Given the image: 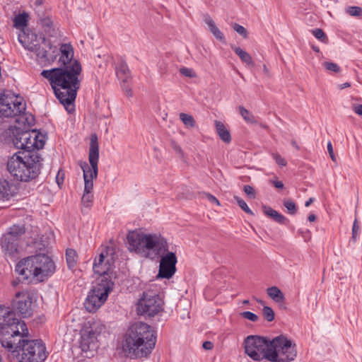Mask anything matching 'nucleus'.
<instances>
[{"mask_svg":"<svg viewBox=\"0 0 362 362\" xmlns=\"http://www.w3.org/2000/svg\"><path fill=\"white\" fill-rule=\"evenodd\" d=\"M82 67L78 60L68 63L66 66L43 70L41 75L48 79L57 98L64 106L69 113L74 111V103L80 88L78 77Z\"/></svg>","mask_w":362,"mask_h":362,"instance_id":"1","label":"nucleus"},{"mask_svg":"<svg viewBox=\"0 0 362 362\" xmlns=\"http://www.w3.org/2000/svg\"><path fill=\"white\" fill-rule=\"evenodd\" d=\"M245 352L252 359L266 358L272 362H290L296 356V344L284 335L270 340L257 336H247L244 341Z\"/></svg>","mask_w":362,"mask_h":362,"instance_id":"2","label":"nucleus"},{"mask_svg":"<svg viewBox=\"0 0 362 362\" xmlns=\"http://www.w3.org/2000/svg\"><path fill=\"white\" fill-rule=\"evenodd\" d=\"M11 332V336L1 339V346L13 357H18L22 352L18 362H42L47 358L46 347L42 340L25 339L28 333H23L20 328Z\"/></svg>","mask_w":362,"mask_h":362,"instance_id":"3","label":"nucleus"},{"mask_svg":"<svg viewBox=\"0 0 362 362\" xmlns=\"http://www.w3.org/2000/svg\"><path fill=\"white\" fill-rule=\"evenodd\" d=\"M156 343V333L151 326L144 322H137L128 329L123 349L131 358H140L149 355Z\"/></svg>","mask_w":362,"mask_h":362,"instance_id":"4","label":"nucleus"},{"mask_svg":"<svg viewBox=\"0 0 362 362\" xmlns=\"http://www.w3.org/2000/svg\"><path fill=\"white\" fill-rule=\"evenodd\" d=\"M43 158L36 151H18L7 162V169L18 181L29 182L40 174Z\"/></svg>","mask_w":362,"mask_h":362,"instance_id":"5","label":"nucleus"},{"mask_svg":"<svg viewBox=\"0 0 362 362\" xmlns=\"http://www.w3.org/2000/svg\"><path fill=\"white\" fill-rule=\"evenodd\" d=\"M55 271L52 259L45 254H39L28 257L21 260L16 266L15 272L22 275L23 279L36 278L39 281H43Z\"/></svg>","mask_w":362,"mask_h":362,"instance_id":"6","label":"nucleus"},{"mask_svg":"<svg viewBox=\"0 0 362 362\" xmlns=\"http://www.w3.org/2000/svg\"><path fill=\"white\" fill-rule=\"evenodd\" d=\"M129 250L138 253L148 250L147 256L153 259L168 251L167 241L155 235L144 234L136 231H130L127 237Z\"/></svg>","mask_w":362,"mask_h":362,"instance_id":"7","label":"nucleus"},{"mask_svg":"<svg viewBox=\"0 0 362 362\" xmlns=\"http://www.w3.org/2000/svg\"><path fill=\"white\" fill-rule=\"evenodd\" d=\"M99 145L96 134L90 136V143L88 152V160L90 167L86 161H80L79 165L83 172L85 182L84 192H91L93 189V180L96 179L98 173Z\"/></svg>","mask_w":362,"mask_h":362,"instance_id":"8","label":"nucleus"},{"mask_svg":"<svg viewBox=\"0 0 362 362\" xmlns=\"http://www.w3.org/2000/svg\"><path fill=\"white\" fill-rule=\"evenodd\" d=\"M18 38L20 43L25 49L35 52L41 62H45L46 57H47V49H52L49 40L43 35H40L38 38L34 33L25 32L24 30H21Z\"/></svg>","mask_w":362,"mask_h":362,"instance_id":"9","label":"nucleus"},{"mask_svg":"<svg viewBox=\"0 0 362 362\" xmlns=\"http://www.w3.org/2000/svg\"><path fill=\"white\" fill-rule=\"evenodd\" d=\"M114 263V248L106 246L98 257L95 259L93 269L95 274L101 276V280L114 281L117 279L116 272L113 271Z\"/></svg>","mask_w":362,"mask_h":362,"instance_id":"10","label":"nucleus"},{"mask_svg":"<svg viewBox=\"0 0 362 362\" xmlns=\"http://www.w3.org/2000/svg\"><path fill=\"white\" fill-rule=\"evenodd\" d=\"M115 282L100 280L93 286L88 294L84 302V307L89 313H95L107 300V298L114 287Z\"/></svg>","mask_w":362,"mask_h":362,"instance_id":"11","label":"nucleus"},{"mask_svg":"<svg viewBox=\"0 0 362 362\" xmlns=\"http://www.w3.org/2000/svg\"><path fill=\"white\" fill-rule=\"evenodd\" d=\"M164 302L158 292L148 290L143 293L137 304L138 313L154 317L163 311Z\"/></svg>","mask_w":362,"mask_h":362,"instance_id":"12","label":"nucleus"},{"mask_svg":"<svg viewBox=\"0 0 362 362\" xmlns=\"http://www.w3.org/2000/svg\"><path fill=\"white\" fill-rule=\"evenodd\" d=\"M16 314L10 309L3 305H0V330L1 331V337L0 341L5 337H8L12 334V331L18 329L23 331V333L28 334V328L26 324L17 319Z\"/></svg>","mask_w":362,"mask_h":362,"instance_id":"13","label":"nucleus"},{"mask_svg":"<svg viewBox=\"0 0 362 362\" xmlns=\"http://www.w3.org/2000/svg\"><path fill=\"white\" fill-rule=\"evenodd\" d=\"M25 104L23 98L11 93L0 95V115L5 117H12L24 113Z\"/></svg>","mask_w":362,"mask_h":362,"instance_id":"14","label":"nucleus"},{"mask_svg":"<svg viewBox=\"0 0 362 362\" xmlns=\"http://www.w3.org/2000/svg\"><path fill=\"white\" fill-rule=\"evenodd\" d=\"M10 136H12L13 145L23 151H33V129H23L18 127H10Z\"/></svg>","mask_w":362,"mask_h":362,"instance_id":"15","label":"nucleus"},{"mask_svg":"<svg viewBox=\"0 0 362 362\" xmlns=\"http://www.w3.org/2000/svg\"><path fill=\"white\" fill-rule=\"evenodd\" d=\"M97 335L91 327L83 328L81 331L79 346L88 358L93 356V351H96L99 346Z\"/></svg>","mask_w":362,"mask_h":362,"instance_id":"16","label":"nucleus"},{"mask_svg":"<svg viewBox=\"0 0 362 362\" xmlns=\"http://www.w3.org/2000/svg\"><path fill=\"white\" fill-rule=\"evenodd\" d=\"M160 257L157 279H170L176 272L177 257L173 252H165Z\"/></svg>","mask_w":362,"mask_h":362,"instance_id":"17","label":"nucleus"},{"mask_svg":"<svg viewBox=\"0 0 362 362\" xmlns=\"http://www.w3.org/2000/svg\"><path fill=\"white\" fill-rule=\"evenodd\" d=\"M33 294L28 292H17L16 303L14 308L23 317H29L33 315Z\"/></svg>","mask_w":362,"mask_h":362,"instance_id":"18","label":"nucleus"},{"mask_svg":"<svg viewBox=\"0 0 362 362\" xmlns=\"http://www.w3.org/2000/svg\"><path fill=\"white\" fill-rule=\"evenodd\" d=\"M59 53L61 56L59 61L63 66H66L68 63H74V48L70 44H62Z\"/></svg>","mask_w":362,"mask_h":362,"instance_id":"19","label":"nucleus"},{"mask_svg":"<svg viewBox=\"0 0 362 362\" xmlns=\"http://www.w3.org/2000/svg\"><path fill=\"white\" fill-rule=\"evenodd\" d=\"M1 245L6 252L11 255L17 252L18 241L14 238H11L10 235L5 234L1 238Z\"/></svg>","mask_w":362,"mask_h":362,"instance_id":"20","label":"nucleus"},{"mask_svg":"<svg viewBox=\"0 0 362 362\" xmlns=\"http://www.w3.org/2000/svg\"><path fill=\"white\" fill-rule=\"evenodd\" d=\"M204 23L208 25L209 31L214 36L220 41H224L225 37L223 33L216 25L215 22L212 18L209 15H205L204 18Z\"/></svg>","mask_w":362,"mask_h":362,"instance_id":"21","label":"nucleus"},{"mask_svg":"<svg viewBox=\"0 0 362 362\" xmlns=\"http://www.w3.org/2000/svg\"><path fill=\"white\" fill-rule=\"evenodd\" d=\"M263 211L266 216L272 218L275 222L278 223L286 224L288 221V219L284 215L281 214L270 206H264Z\"/></svg>","mask_w":362,"mask_h":362,"instance_id":"22","label":"nucleus"},{"mask_svg":"<svg viewBox=\"0 0 362 362\" xmlns=\"http://www.w3.org/2000/svg\"><path fill=\"white\" fill-rule=\"evenodd\" d=\"M215 127L216 133L220 139L226 144L230 143L231 141V136L224 124L220 121L216 120Z\"/></svg>","mask_w":362,"mask_h":362,"instance_id":"23","label":"nucleus"},{"mask_svg":"<svg viewBox=\"0 0 362 362\" xmlns=\"http://www.w3.org/2000/svg\"><path fill=\"white\" fill-rule=\"evenodd\" d=\"M232 49L240 57L241 61L249 66H254L255 64L252 57L239 47L232 46Z\"/></svg>","mask_w":362,"mask_h":362,"instance_id":"24","label":"nucleus"},{"mask_svg":"<svg viewBox=\"0 0 362 362\" xmlns=\"http://www.w3.org/2000/svg\"><path fill=\"white\" fill-rule=\"evenodd\" d=\"M267 293L276 303H283L284 301V293L276 286L268 288L267 289Z\"/></svg>","mask_w":362,"mask_h":362,"instance_id":"25","label":"nucleus"},{"mask_svg":"<svg viewBox=\"0 0 362 362\" xmlns=\"http://www.w3.org/2000/svg\"><path fill=\"white\" fill-rule=\"evenodd\" d=\"M33 151H36L37 152L38 150L42 149L44 147L45 144V136L40 134V132H37L35 129H33Z\"/></svg>","mask_w":362,"mask_h":362,"instance_id":"26","label":"nucleus"},{"mask_svg":"<svg viewBox=\"0 0 362 362\" xmlns=\"http://www.w3.org/2000/svg\"><path fill=\"white\" fill-rule=\"evenodd\" d=\"M25 233V228L23 225H14L10 228V230L6 233V235H10L11 238H14V239L18 241L20 237L23 235Z\"/></svg>","mask_w":362,"mask_h":362,"instance_id":"27","label":"nucleus"},{"mask_svg":"<svg viewBox=\"0 0 362 362\" xmlns=\"http://www.w3.org/2000/svg\"><path fill=\"white\" fill-rule=\"evenodd\" d=\"M11 197V188L6 180L0 182V200H8Z\"/></svg>","mask_w":362,"mask_h":362,"instance_id":"28","label":"nucleus"},{"mask_svg":"<svg viewBox=\"0 0 362 362\" xmlns=\"http://www.w3.org/2000/svg\"><path fill=\"white\" fill-rule=\"evenodd\" d=\"M77 254L76 250L73 249H67L66 250V259L67 266L69 269H73L76 264Z\"/></svg>","mask_w":362,"mask_h":362,"instance_id":"29","label":"nucleus"},{"mask_svg":"<svg viewBox=\"0 0 362 362\" xmlns=\"http://www.w3.org/2000/svg\"><path fill=\"white\" fill-rule=\"evenodd\" d=\"M28 15L25 13L18 14L13 19V24L16 28H23L27 25Z\"/></svg>","mask_w":362,"mask_h":362,"instance_id":"30","label":"nucleus"},{"mask_svg":"<svg viewBox=\"0 0 362 362\" xmlns=\"http://www.w3.org/2000/svg\"><path fill=\"white\" fill-rule=\"evenodd\" d=\"M20 118L16 119V122H18L19 120H22V122L24 123V129H30V128L34 125L35 118L33 115L26 116V115H19Z\"/></svg>","mask_w":362,"mask_h":362,"instance_id":"31","label":"nucleus"},{"mask_svg":"<svg viewBox=\"0 0 362 362\" xmlns=\"http://www.w3.org/2000/svg\"><path fill=\"white\" fill-rule=\"evenodd\" d=\"M182 124L187 129L197 127L196 121L194 117L189 115L182 113Z\"/></svg>","mask_w":362,"mask_h":362,"instance_id":"32","label":"nucleus"},{"mask_svg":"<svg viewBox=\"0 0 362 362\" xmlns=\"http://www.w3.org/2000/svg\"><path fill=\"white\" fill-rule=\"evenodd\" d=\"M240 114L243 117V119L249 123H255L256 122V120L255 119V117L252 115L251 112H250L247 109H245L244 107H240Z\"/></svg>","mask_w":362,"mask_h":362,"instance_id":"33","label":"nucleus"},{"mask_svg":"<svg viewBox=\"0 0 362 362\" xmlns=\"http://www.w3.org/2000/svg\"><path fill=\"white\" fill-rule=\"evenodd\" d=\"M59 54V50L57 49V47L52 46V49L47 52V57H46L45 63L51 64L54 62Z\"/></svg>","mask_w":362,"mask_h":362,"instance_id":"34","label":"nucleus"},{"mask_svg":"<svg viewBox=\"0 0 362 362\" xmlns=\"http://www.w3.org/2000/svg\"><path fill=\"white\" fill-rule=\"evenodd\" d=\"M360 231H361V227H360L358 221L356 218L353 223L352 235L351 238V241H353L354 243L356 242V240L359 236Z\"/></svg>","mask_w":362,"mask_h":362,"instance_id":"35","label":"nucleus"},{"mask_svg":"<svg viewBox=\"0 0 362 362\" xmlns=\"http://www.w3.org/2000/svg\"><path fill=\"white\" fill-rule=\"evenodd\" d=\"M284 206L286 208L289 214L294 215L296 214V212H297L296 204L291 199L284 200Z\"/></svg>","mask_w":362,"mask_h":362,"instance_id":"36","label":"nucleus"},{"mask_svg":"<svg viewBox=\"0 0 362 362\" xmlns=\"http://www.w3.org/2000/svg\"><path fill=\"white\" fill-rule=\"evenodd\" d=\"M234 199L243 211H244L247 214L254 215L252 211L249 208L247 203L243 199L239 197H235Z\"/></svg>","mask_w":362,"mask_h":362,"instance_id":"37","label":"nucleus"},{"mask_svg":"<svg viewBox=\"0 0 362 362\" xmlns=\"http://www.w3.org/2000/svg\"><path fill=\"white\" fill-rule=\"evenodd\" d=\"M262 315L268 322H272L274 320V312L272 308L269 306H264Z\"/></svg>","mask_w":362,"mask_h":362,"instance_id":"38","label":"nucleus"},{"mask_svg":"<svg viewBox=\"0 0 362 362\" xmlns=\"http://www.w3.org/2000/svg\"><path fill=\"white\" fill-rule=\"evenodd\" d=\"M93 200V194L91 192H83V197L81 198V203L86 207H89Z\"/></svg>","mask_w":362,"mask_h":362,"instance_id":"39","label":"nucleus"},{"mask_svg":"<svg viewBox=\"0 0 362 362\" xmlns=\"http://www.w3.org/2000/svg\"><path fill=\"white\" fill-rule=\"evenodd\" d=\"M346 12L351 16H362V8L359 6H349L346 9Z\"/></svg>","mask_w":362,"mask_h":362,"instance_id":"40","label":"nucleus"},{"mask_svg":"<svg viewBox=\"0 0 362 362\" xmlns=\"http://www.w3.org/2000/svg\"><path fill=\"white\" fill-rule=\"evenodd\" d=\"M313 35L321 42H325L327 41V37L325 32L320 28H315L312 30Z\"/></svg>","mask_w":362,"mask_h":362,"instance_id":"41","label":"nucleus"},{"mask_svg":"<svg viewBox=\"0 0 362 362\" xmlns=\"http://www.w3.org/2000/svg\"><path fill=\"white\" fill-rule=\"evenodd\" d=\"M233 29L240 35L243 38L246 39L248 37V33L247 30L242 25L238 23H233L232 25Z\"/></svg>","mask_w":362,"mask_h":362,"instance_id":"42","label":"nucleus"},{"mask_svg":"<svg viewBox=\"0 0 362 362\" xmlns=\"http://www.w3.org/2000/svg\"><path fill=\"white\" fill-rule=\"evenodd\" d=\"M323 66L327 71L334 73H339L341 70L339 66L334 62H325L323 63Z\"/></svg>","mask_w":362,"mask_h":362,"instance_id":"43","label":"nucleus"},{"mask_svg":"<svg viewBox=\"0 0 362 362\" xmlns=\"http://www.w3.org/2000/svg\"><path fill=\"white\" fill-rule=\"evenodd\" d=\"M129 74V69L127 64H126V62H122L120 63L119 70L117 71V74H119V75L123 74L124 76H126V78L123 79L124 83L127 82V77Z\"/></svg>","mask_w":362,"mask_h":362,"instance_id":"44","label":"nucleus"},{"mask_svg":"<svg viewBox=\"0 0 362 362\" xmlns=\"http://www.w3.org/2000/svg\"><path fill=\"white\" fill-rule=\"evenodd\" d=\"M240 315L243 317H244L248 320H250L252 322H257L259 319V317L256 314H255L250 311L243 312L240 313Z\"/></svg>","mask_w":362,"mask_h":362,"instance_id":"45","label":"nucleus"},{"mask_svg":"<svg viewBox=\"0 0 362 362\" xmlns=\"http://www.w3.org/2000/svg\"><path fill=\"white\" fill-rule=\"evenodd\" d=\"M182 76L191 78H195L197 77V75L194 69L187 67H182Z\"/></svg>","mask_w":362,"mask_h":362,"instance_id":"46","label":"nucleus"},{"mask_svg":"<svg viewBox=\"0 0 362 362\" xmlns=\"http://www.w3.org/2000/svg\"><path fill=\"white\" fill-rule=\"evenodd\" d=\"M272 158L279 165L285 166L286 165V161L279 154L272 153Z\"/></svg>","mask_w":362,"mask_h":362,"instance_id":"47","label":"nucleus"},{"mask_svg":"<svg viewBox=\"0 0 362 362\" xmlns=\"http://www.w3.org/2000/svg\"><path fill=\"white\" fill-rule=\"evenodd\" d=\"M244 192L251 199L255 198V191L254 188L250 185H245L244 186Z\"/></svg>","mask_w":362,"mask_h":362,"instance_id":"48","label":"nucleus"},{"mask_svg":"<svg viewBox=\"0 0 362 362\" xmlns=\"http://www.w3.org/2000/svg\"><path fill=\"white\" fill-rule=\"evenodd\" d=\"M64 172L62 170H59L58 173L56 176V182H57L58 186L59 187V188L62 187V185L64 183Z\"/></svg>","mask_w":362,"mask_h":362,"instance_id":"49","label":"nucleus"},{"mask_svg":"<svg viewBox=\"0 0 362 362\" xmlns=\"http://www.w3.org/2000/svg\"><path fill=\"white\" fill-rule=\"evenodd\" d=\"M270 182L277 189H283L284 187V183L277 179L271 180Z\"/></svg>","mask_w":362,"mask_h":362,"instance_id":"50","label":"nucleus"},{"mask_svg":"<svg viewBox=\"0 0 362 362\" xmlns=\"http://www.w3.org/2000/svg\"><path fill=\"white\" fill-rule=\"evenodd\" d=\"M18 274V276L12 281V285L15 287L17 286L21 282H23V281L30 280V279H23L22 275H20L19 274Z\"/></svg>","mask_w":362,"mask_h":362,"instance_id":"51","label":"nucleus"},{"mask_svg":"<svg viewBox=\"0 0 362 362\" xmlns=\"http://www.w3.org/2000/svg\"><path fill=\"white\" fill-rule=\"evenodd\" d=\"M327 151H328V153H329L332 160L333 161H335L336 158H335V156L334 154L332 145V143L330 141H329L328 144H327Z\"/></svg>","mask_w":362,"mask_h":362,"instance_id":"52","label":"nucleus"},{"mask_svg":"<svg viewBox=\"0 0 362 362\" xmlns=\"http://www.w3.org/2000/svg\"><path fill=\"white\" fill-rule=\"evenodd\" d=\"M170 144H171L172 148L174 149V151L176 153H180L181 148H180V146L177 144V142L174 139H172L170 140Z\"/></svg>","mask_w":362,"mask_h":362,"instance_id":"53","label":"nucleus"},{"mask_svg":"<svg viewBox=\"0 0 362 362\" xmlns=\"http://www.w3.org/2000/svg\"><path fill=\"white\" fill-rule=\"evenodd\" d=\"M206 198L208 199V200L213 203V204H216L217 205H219V202L218 200V199L214 197V195L211 194H206Z\"/></svg>","mask_w":362,"mask_h":362,"instance_id":"54","label":"nucleus"},{"mask_svg":"<svg viewBox=\"0 0 362 362\" xmlns=\"http://www.w3.org/2000/svg\"><path fill=\"white\" fill-rule=\"evenodd\" d=\"M202 347L205 350H211L214 348V344L210 341H206L203 343Z\"/></svg>","mask_w":362,"mask_h":362,"instance_id":"55","label":"nucleus"},{"mask_svg":"<svg viewBox=\"0 0 362 362\" xmlns=\"http://www.w3.org/2000/svg\"><path fill=\"white\" fill-rule=\"evenodd\" d=\"M354 111L357 115L362 116V105H357L354 106Z\"/></svg>","mask_w":362,"mask_h":362,"instance_id":"56","label":"nucleus"},{"mask_svg":"<svg viewBox=\"0 0 362 362\" xmlns=\"http://www.w3.org/2000/svg\"><path fill=\"white\" fill-rule=\"evenodd\" d=\"M41 21L44 26L49 27L52 24V21L49 18L42 19Z\"/></svg>","mask_w":362,"mask_h":362,"instance_id":"57","label":"nucleus"},{"mask_svg":"<svg viewBox=\"0 0 362 362\" xmlns=\"http://www.w3.org/2000/svg\"><path fill=\"white\" fill-rule=\"evenodd\" d=\"M350 86H351V83H349V82H346V83H342V84H340V85L339 86V88L340 90H342V89H344V88H348V87H350Z\"/></svg>","mask_w":362,"mask_h":362,"instance_id":"58","label":"nucleus"},{"mask_svg":"<svg viewBox=\"0 0 362 362\" xmlns=\"http://www.w3.org/2000/svg\"><path fill=\"white\" fill-rule=\"evenodd\" d=\"M308 219L309 221L313 222V221H315L316 216L314 214H310L308 217Z\"/></svg>","mask_w":362,"mask_h":362,"instance_id":"59","label":"nucleus"},{"mask_svg":"<svg viewBox=\"0 0 362 362\" xmlns=\"http://www.w3.org/2000/svg\"><path fill=\"white\" fill-rule=\"evenodd\" d=\"M314 201V198H310L308 201L305 202V206L306 207L309 206L310 204Z\"/></svg>","mask_w":362,"mask_h":362,"instance_id":"60","label":"nucleus"},{"mask_svg":"<svg viewBox=\"0 0 362 362\" xmlns=\"http://www.w3.org/2000/svg\"><path fill=\"white\" fill-rule=\"evenodd\" d=\"M124 90H125V91H126V93H127V95L128 96H132V90H131L130 88H124Z\"/></svg>","mask_w":362,"mask_h":362,"instance_id":"61","label":"nucleus"},{"mask_svg":"<svg viewBox=\"0 0 362 362\" xmlns=\"http://www.w3.org/2000/svg\"><path fill=\"white\" fill-rule=\"evenodd\" d=\"M257 302L260 305H264V301L261 299H257Z\"/></svg>","mask_w":362,"mask_h":362,"instance_id":"62","label":"nucleus"},{"mask_svg":"<svg viewBox=\"0 0 362 362\" xmlns=\"http://www.w3.org/2000/svg\"><path fill=\"white\" fill-rule=\"evenodd\" d=\"M42 4V1L41 0H36L35 1V4L37 5V6H40Z\"/></svg>","mask_w":362,"mask_h":362,"instance_id":"63","label":"nucleus"},{"mask_svg":"<svg viewBox=\"0 0 362 362\" xmlns=\"http://www.w3.org/2000/svg\"><path fill=\"white\" fill-rule=\"evenodd\" d=\"M249 303V300H244V301H243V303H245V304H247V303Z\"/></svg>","mask_w":362,"mask_h":362,"instance_id":"64","label":"nucleus"}]
</instances>
